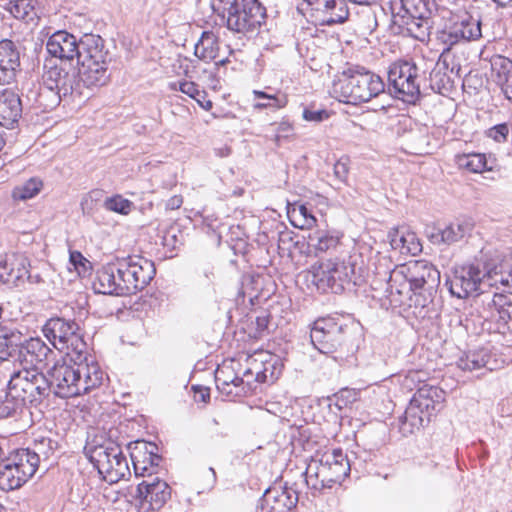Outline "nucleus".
Masks as SVG:
<instances>
[{
	"mask_svg": "<svg viewBox=\"0 0 512 512\" xmlns=\"http://www.w3.org/2000/svg\"><path fill=\"white\" fill-rule=\"evenodd\" d=\"M390 11L389 31L394 35L410 36L424 41L430 35L431 11L425 0H395L371 7L366 4L358 13L357 27L362 35H371L378 27V12Z\"/></svg>",
	"mask_w": 512,
	"mask_h": 512,
	"instance_id": "obj_1",
	"label": "nucleus"
},
{
	"mask_svg": "<svg viewBox=\"0 0 512 512\" xmlns=\"http://www.w3.org/2000/svg\"><path fill=\"white\" fill-rule=\"evenodd\" d=\"M83 361H73L74 365L57 362L47 371L55 396L76 397L87 394L103 384L105 374L98 363Z\"/></svg>",
	"mask_w": 512,
	"mask_h": 512,
	"instance_id": "obj_2",
	"label": "nucleus"
},
{
	"mask_svg": "<svg viewBox=\"0 0 512 512\" xmlns=\"http://www.w3.org/2000/svg\"><path fill=\"white\" fill-rule=\"evenodd\" d=\"M494 275L495 265L491 263V252H485L474 262L456 268L446 280V285L450 293L459 299L477 293L478 303L484 295H488L486 288H495Z\"/></svg>",
	"mask_w": 512,
	"mask_h": 512,
	"instance_id": "obj_3",
	"label": "nucleus"
},
{
	"mask_svg": "<svg viewBox=\"0 0 512 512\" xmlns=\"http://www.w3.org/2000/svg\"><path fill=\"white\" fill-rule=\"evenodd\" d=\"M213 12L236 33H255L265 23L266 8L259 0H211Z\"/></svg>",
	"mask_w": 512,
	"mask_h": 512,
	"instance_id": "obj_4",
	"label": "nucleus"
},
{
	"mask_svg": "<svg viewBox=\"0 0 512 512\" xmlns=\"http://www.w3.org/2000/svg\"><path fill=\"white\" fill-rule=\"evenodd\" d=\"M359 258L351 255L343 260L335 258L321 262L313 273V282L318 290L340 294L351 285H361L365 269L358 263Z\"/></svg>",
	"mask_w": 512,
	"mask_h": 512,
	"instance_id": "obj_5",
	"label": "nucleus"
},
{
	"mask_svg": "<svg viewBox=\"0 0 512 512\" xmlns=\"http://www.w3.org/2000/svg\"><path fill=\"white\" fill-rule=\"evenodd\" d=\"M446 393L435 386L423 385L414 394L404 414L398 419V430L404 436L414 434L440 411L445 401Z\"/></svg>",
	"mask_w": 512,
	"mask_h": 512,
	"instance_id": "obj_6",
	"label": "nucleus"
},
{
	"mask_svg": "<svg viewBox=\"0 0 512 512\" xmlns=\"http://www.w3.org/2000/svg\"><path fill=\"white\" fill-rule=\"evenodd\" d=\"M78 49L76 63L82 80L87 84H96V87L105 85L110 78L108 65L111 61L105 40L97 34H84L79 39Z\"/></svg>",
	"mask_w": 512,
	"mask_h": 512,
	"instance_id": "obj_7",
	"label": "nucleus"
},
{
	"mask_svg": "<svg viewBox=\"0 0 512 512\" xmlns=\"http://www.w3.org/2000/svg\"><path fill=\"white\" fill-rule=\"evenodd\" d=\"M385 84L382 78L366 69L357 67L349 69L348 74L333 85V92L339 101L357 105L368 102L384 92Z\"/></svg>",
	"mask_w": 512,
	"mask_h": 512,
	"instance_id": "obj_8",
	"label": "nucleus"
},
{
	"mask_svg": "<svg viewBox=\"0 0 512 512\" xmlns=\"http://www.w3.org/2000/svg\"><path fill=\"white\" fill-rule=\"evenodd\" d=\"M349 472L347 456L341 449H334L312 457L303 475L308 487L320 491L332 488L336 483L340 484Z\"/></svg>",
	"mask_w": 512,
	"mask_h": 512,
	"instance_id": "obj_9",
	"label": "nucleus"
},
{
	"mask_svg": "<svg viewBox=\"0 0 512 512\" xmlns=\"http://www.w3.org/2000/svg\"><path fill=\"white\" fill-rule=\"evenodd\" d=\"M355 327L338 319H317L311 328L310 339L315 349L325 355L349 352L353 348Z\"/></svg>",
	"mask_w": 512,
	"mask_h": 512,
	"instance_id": "obj_10",
	"label": "nucleus"
},
{
	"mask_svg": "<svg viewBox=\"0 0 512 512\" xmlns=\"http://www.w3.org/2000/svg\"><path fill=\"white\" fill-rule=\"evenodd\" d=\"M44 336L59 351H65L71 361L87 359V344L75 320L53 317L42 327Z\"/></svg>",
	"mask_w": 512,
	"mask_h": 512,
	"instance_id": "obj_11",
	"label": "nucleus"
},
{
	"mask_svg": "<svg viewBox=\"0 0 512 512\" xmlns=\"http://www.w3.org/2000/svg\"><path fill=\"white\" fill-rule=\"evenodd\" d=\"M84 452L98 473L109 483H116L129 473L126 456L121 447L112 441L100 443L93 440L86 444Z\"/></svg>",
	"mask_w": 512,
	"mask_h": 512,
	"instance_id": "obj_12",
	"label": "nucleus"
},
{
	"mask_svg": "<svg viewBox=\"0 0 512 512\" xmlns=\"http://www.w3.org/2000/svg\"><path fill=\"white\" fill-rule=\"evenodd\" d=\"M388 90L395 98L415 104L421 97L419 67L409 60L393 62L388 70Z\"/></svg>",
	"mask_w": 512,
	"mask_h": 512,
	"instance_id": "obj_13",
	"label": "nucleus"
},
{
	"mask_svg": "<svg viewBox=\"0 0 512 512\" xmlns=\"http://www.w3.org/2000/svg\"><path fill=\"white\" fill-rule=\"evenodd\" d=\"M482 20L468 11L451 13L437 33V39L450 50L453 46L482 37Z\"/></svg>",
	"mask_w": 512,
	"mask_h": 512,
	"instance_id": "obj_14",
	"label": "nucleus"
},
{
	"mask_svg": "<svg viewBox=\"0 0 512 512\" xmlns=\"http://www.w3.org/2000/svg\"><path fill=\"white\" fill-rule=\"evenodd\" d=\"M47 85H53L63 98L70 96L73 99L89 98L86 90L96 87V84H87L79 74V67L71 63H61L51 66L42 76Z\"/></svg>",
	"mask_w": 512,
	"mask_h": 512,
	"instance_id": "obj_15",
	"label": "nucleus"
},
{
	"mask_svg": "<svg viewBox=\"0 0 512 512\" xmlns=\"http://www.w3.org/2000/svg\"><path fill=\"white\" fill-rule=\"evenodd\" d=\"M116 261L126 296L144 289L156 274L154 263L139 255L116 258Z\"/></svg>",
	"mask_w": 512,
	"mask_h": 512,
	"instance_id": "obj_16",
	"label": "nucleus"
},
{
	"mask_svg": "<svg viewBox=\"0 0 512 512\" xmlns=\"http://www.w3.org/2000/svg\"><path fill=\"white\" fill-rule=\"evenodd\" d=\"M408 280L409 287L416 289L438 288L440 284V272L426 260L411 261L392 270L390 281Z\"/></svg>",
	"mask_w": 512,
	"mask_h": 512,
	"instance_id": "obj_17",
	"label": "nucleus"
},
{
	"mask_svg": "<svg viewBox=\"0 0 512 512\" xmlns=\"http://www.w3.org/2000/svg\"><path fill=\"white\" fill-rule=\"evenodd\" d=\"M298 493L287 483H274L260 499V512H291L298 503Z\"/></svg>",
	"mask_w": 512,
	"mask_h": 512,
	"instance_id": "obj_18",
	"label": "nucleus"
},
{
	"mask_svg": "<svg viewBox=\"0 0 512 512\" xmlns=\"http://www.w3.org/2000/svg\"><path fill=\"white\" fill-rule=\"evenodd\" d=\"M480 302L487 311L486 315L481 317L485 320L492 319L497 324V331L505 333L509 329L508 323L512 321V301L506 295L493 293L484 295Z\"/></svg>",
	"mask_w": 512,
	"mask_h": 512,
	"instance_id": "obj_19",
	"label": "nucleus"
},
{
	"mask_svg": "<svg viewBox=\"0 0 512 512\" xmlns=\"http://www.w3.org/2000/svg\"><path fill=\"white\" fill-rule=\"evenodd\" d=\"M54 354L53 350L39 337H24L21 347L15 358L24 367L40 369L45 366L49 358Z\"/></svg>",
	"mask_w": 512,
	"mask_h": 512,
	"instance_id": "obj_20",
	"label": "nucleus"
},
{
	"mask_svg": "<svg viewBox=\"0 0 512 512\" xmlns=\"http://www.w3.org/2000/svg\"><path fill=\"white\" fill-rule=\"evenodd\" d=\"M22 92L27 100L42 111L55 109L61 102L57 89L53 85H47L45 80L40 82H26L22 86Z\"/></svg>",
	"mask_w": 512,
	"mask_h": 512,
	"instance_id": "obj_21",
	"label": "nucleus"
},
{
	"mask_svg": "<svg viewBox=\"0 0 512 512\" xmlns=\"http://www.w3.org/2000/svg\"><path fill=\"white\" fill-rule=\"evenodd\" d=\"M130 456L137 477L145 476L148 471L157 472L162 460L158 453V446L146 441H136Z\"/></svg>",
	"mask_w": 512,
	"mask_h": 512,
	"instance_id": "obj_22",
	"label": "nucleus"
},
{
	"mask_svg": "<svg viewBox=\"0 0 512 512\" xmlns=\"http://www.w3.org/2000/svg\"><path fill=\"white\" fill-rule=\"evenodd\" d=\"M79 40L77 38L66 32V31H57L52 34L47 43L46 50L52 56L59 58L61 63H68L78 59L79 54Z\"/></svg>",
	"mask_w": 512,
	"mask_h": 512,
	"instance_id": "obj_23",
	"label": "nucleus"
},
{
	"mask_svg": "<svg viewBox=\"0 0 512 512\" xmlns=\"http://www.w3.org/2000/svg\"><path fill=\"white\" fill-rule=\"evenodd\" d=\"M47 373L44 374L39 369H29L24 367L14 372L8 382V389L13 391L17 398L23 399V405L28 403L33 391L36 389V382L45 379Z\"/></svg>",
	"mask_w": 512,
	"mask_h": 512,
	"instance_id": "obj_24",
	"label": "nucleus"
},
{
	"mask_svg": "<svg viewBox=\"0 0 512 512\" xmlns=\"http://www.w3.org/2000/svg\"><path fill=\"white\" fill-rule=\"evenodd\" d=\"M118 270L117 261L102 266L93 283L96 292L107 295L126 296L123 277Z\"/></svg>",
	"mask_w": 512,
	"mask_h": 512,
	"instance_id": "obj_25",
	"label": "nucleus"
},
{
	"mask_svg": "<svg viewBox=\"0 0 512 512\" xmlns=\"http://www.w3.org/2000/svg\"><path fill=\"white\" fill-rule=\"evenodd\" d=\"M29 267V260L24 255H6L0 260V281L7 285L19 286L25 282Z\"/></svg>",
	"mask_w": 512,
	"mask_h": 512,
	"instance_id": "obj_26",
	"label": "nucleus"
},
{
	"mask_svg": "<svg viewBox=\"0 0 512 512\" xmlns=\"http://www.w3.org/2000/svg\"><path fill=\"white\" fill-rule=\"evenodd\" d=\"M20 70L19 47L9 39L0 41V85L12 83Z\"/></svg>",
	"mask_w": 512,
	"mask_h": 512,
	"instance_id": "obj_27",
	"label": "nucleus"
},
{
	"mask_svg": "<svg viewBox=\"0 0 512 512\" xmlns=\"http://www.w3.org/2000/svg\"><path fill=\"white\" fill-rule=\"evenodd\" d=\"M171 496V489L166 482H156V484H138L135 497L139 500L142 507L146 504L147 509L159 510Z\"/></svg>",
	"mask_w": 512,
	"mask_h": 512,
	"instance_id": "obj_28",
	"label": "nucleus"
},
{
	"mask_svg": "<svg viewBox=\"0 0 512 512\" xmlns=\"http://www.w3.org/2000/svg\"><path fill=\"white\" fill-rule=\"evenodd\" d=\"M23 106L18 93L12 89L0 91V124L12 128L22 116Z\"/></svg>",
	"mask_w": 512,
	"mask_h": 512,
	"instance_id": "obj_29",
	"label": "nucleus"
},
{
	"mask_svg": "<svg viewBox=\"0 0 512 512\" xmlns=\"http://www.w3.org/2000/svg\"><path fill=\"white\" fill-rule=\"evenodd\" d=\"M438 288H423L414 290L409 287V306L414 308V314L422 319L432 318L436 314L434 298Z\"/></svg>",
	"mask_w": 512,
	"mask_h": 512,
	"instance_id": "obj_30",
	"label": "nucleus"
},
{
	"mask_svg": "<svg viewBox=\"0 0 512 512\" xmlns=\"http://www.w3.org/2000/svg\"><path fill=\"white\" fill-rule=\"evenodd\" d=\"M24 337L12 324L5 323L0 326V363L16 356Z\"/></svg>",
	"mask_w": 512,
	"mask_h": 512,
	"instance_id": "obj_31",
	"label": "nucleus"
},
{
	"mask_svg": "<svg viewBox=\"0 0 512 512\" xmlns=\"http://www.w3.org/2000/svg\"><path fill=\"white\" fill-rule=\"evenodd\" d=\"M491 263L495 265L494 286L503 291H512V253H491Z\"/></svg>",
	"mask_w": 512,
	"mask_h": 512,
	"instance_id": "obj_32",
	"label": "nucleus"
},
{
	"mask_svg": "<svg viewBox=\"0 0 512 512\" xmlns=\"http://www.w3.org/2000/svg\"><path fill=\"white\" fill-rule=\"evenodd\" d=\"M251 365L244 371V376L251 379L253 383H273L281 373V368L277 366V360H274L271 355H269V360L265 359L261 362L254 360Z\"/></svg>",
	"mask_w": 512,
	"mask_h": 512,
	"instance_id": "obj_33",
	"label": "nucleus"
},
{
	"mask_svg": "<svg viewBox=\"0 0 512 512\" xmlns=\"http://www.w3.org/2000/svg\"><path fill=\"white\" fill-rule=\"evenodd\" d=\"M472 230L469 222H453L444 228H435L429 238L434 244H453L462 240Z\"/></svg>",
	"mask_w": 512,
	"mask_h": 512,
	"instance_id": "obj_34",
	"label": "nucleus"
},
{
	"mask_svg": "<svg viewBox=\"0 0 512 512\" xmlns=\"http://www.w3.org/2000/svg\"><path fill=\"white\" fill-rule=\"evenodd\" d=\"M317 10L322 12V22L326 25L341 24L348 20L349 8L346 0H317Z\"/></svg>",
	"mask_w": 512,
	"mask_h": 512,
	"instance_id": "obj_35",
	"label": "nucleus"
},
{
	"mask_svg": "<svg viewBox=\"0 0 512 512\" xmlns=\"http://www.w3.org/2000/svg\"><path fill=\"white\" fill-rule=\"evenodd\" d=\"M388 237L392 249L398 250L401 254L415 256L422 251L420 240L413 232L393 229L389 232Z\"/></svg>",
	"mask_w": 512,
	"mask_h": 512,
	"instance_id": "obj_36",
	"label": "nucleus"
},
{
	"mask_svg": "<svg viewBox=\"0 0 512 512\" xmlns=\"http://www.w3.org/2000/svg\"><path fill=\"white\" fill-rule=\"evenodd\" d=\"M7 457L9 463L14 466V469L18 470L17 473L20 474L22 479L26 482L34 476L40 465L28 448L17 449Z\"/></svg>",
	"mask_w": 512,
	"mask_h": 512,
	"instance_id": "obj_37",
	"label": "nucleus"
},
{
	"mask_svg": "<svg viewBox=\"0 0 512 512\" xmlns=\"http://www.w3.org/2000/svg\"><path fill=\"white\" fill-rule=\"evenodd\" d=\"M219 51V41L213 32L204 31L194 47L195 56L204 62L216 60Z\"/></svg>",
	"mask_w": 512,
	"mask_h": 512,
	"instance_id": "obj_38",
	"label": "nucleus"
},
{
	"mask_svg": "<svg viewBox=\"0 0 512 512\" xmlns=\"http://www.w3.org/2000/svg\"><path fill=\"white\" fill-rule=\"evenodd\" d=\"M455 162L459 168L472 173H482L484 171L493 170L492 163H490L486 155L482 153L456 155Z\"/></svg>",
	"mask_w": 512,
	"mask_h": 512,
	"instance_id": "obj_39",
	"label": "nucleus"
},
{
	"mask_svg": "<svg viewBox=\"0 0 512 512\" xmlns=\"http://www.w3.org/2000/svg\"><path fill=\"white\" fill-rule=\"evenodd\" d=\"M490 355L484 348L466 352L457 361V366L463 371L472 372L485 368L489 362Z\"/></svg>",
	"mask_w": 512,
	"mask_h": 512,
	"instance_id": "obj_40",
	"label": "nucleus"
},
{
	"mask_svg": "<svg viewBox=\"0 0 512 512\" xmlns=\"http://www.w3.org/2000/svg\"><path fill=\"white\" fill-rule=\"evenodd\" d=\"M6 456L0 463V489L11 491L20 488L26 481L17 473Z\"/></svg>",
	"mask_w": 512,
	"mask_h": 512,
	"instance_id": "obj_41",
	"label": "nucleus"
},
{
	"mask_svg": "<svg viewBox=\"0 0 512 512\" xmlns=\"http://www.w3.org/2000/svg\"><path fill=\"white\" fill-rule=\"evenodd\" d=\"M58 442L48 436L39 435L34 438L31 446L27 447L36 460L40 463L41 461H47L58 449Z\"/></svg>",
	"mask_w": 512,
	"mask_h": 512,
	"instance_id": "obj_42",
	"label": "nucleus"
},
{
	"mask_svg": "<svg viewBox=\"0 0 512 512\" xmlns=\"http://www.w3.org/2000/svg\"><path fill=\"white\" fill-rule=\"evenodd\" d=\"M310 246L315 249L316 256L320 253L336 251L340 245V238L325 231H317L309 237Z\"/></svg>",
	"mask_w": 512,
	"mask_h": 512,
	"instance_id": "obj_43",
	"label": "nucleus"
},
{
	"mask_svg": "<svg viewBox=\"0 0 512 512\" xmlns=\"http://www.w3.org/2000/svg\"><path fill=\"white\" fill-rule=\"evenodd\" d=\"M37 4V0H16L10 2V12L17 19L27 23L34 22L39 18Z\"/></svg>",
	"mask_w": 512,
	"mask_h": 512,
	"instance_id": "obj_44",
	"label": "nucleus"
},
{
	"mask_svg": "<svg viewBox=\"0 0 512 512\" xmlns=\"http://www.w3.org/2000/svg\"><path fill=\"white\" fill-rule=\"evenodd\" d=\"M254 389L255 387L253 386V382L249 378H243V383H236V381H234L232 383L225 384L224 382L217 388L219 393L229 401H234L236 398L246 396Z\"/></svg>",
	"mask_w": 512,
	"mask_h": 512,
	"instance_id": "obj_45",
	"label": "nucleus"
},
{
	"mask_svg": "<svg viewBox=\"0 0 512 512\" xmlns=\"http://www.w3.org/2000/svg\"><path fill=\"white\" fill-rule=\"evenodd\" d=\"M23 399L17 398L13 391L0 393V419L14 417L23 408Z\"/></svg>",
	"mask_w": 512,
	"mask_h": 512,
	"instance_id": "obj_46",
	"label": "nucleus"
},
{
	"mask_svg": "<svg viewBox=\"0 0 512 512\" xmlns=\"http://www.w3.org/2000/svg\"><path fill=\"white\" fill-rule=\"evenodd\" d=\"M492 71L495 74V82L501 86L512 77V60L497 55L491 60Z\"/></svg>",
	"mask_w": 512,
	"mask_h": 512,
	"instance_id": "obj_47",
	"label": "nucleus"
},
{
	"mask_svg": "<svg viewBox=\"0 0 512 512\" xmlns=\"http://www.w3.org/2000/svg\"><path fill=\"white\" fill-rule=\"evenodd\" d=\"M392 271H387L384 274L383 280L385 281V293L390 298L391 302H402L400 296L410 294L408 280H399L397 282L390 281V274Z\"/></svg>",
	"mask_w": 512,
	"mask_h": 512,
	"instance_id": "obj_48",
	"label": "nucleus"
},
{
	"mask_svg": "<svg viewBox=\"0 0 512 512\" xmlns=\"http://www.w3.org/2000/svg\"><path fill=\"white\" fill-rule=\"evenodd\" d=\"M289 215L294 218L291 220L292 224L301 229H310L315 226L317 222L311 209L305 204L299 205L298 208H293L292 212H289Z\"/></svg>",
	"mask_w": 512,
	"mask_h": 512,
	"instance_id": "obj_49",
	"label": "nucleus"
},
{
	"mask_svg": "<svg viewBox=\"0 0 512 512\" xmlns=\"http://www.w3.org/2000/svg\"><path fill=\"white\" fill-rule=\"evenodd\" d=\"M407 145L414 154H422L427 152L429 145V137L427 128H419L411 130L406 136Z\"/></svg>",
	"mask_w": 512,
	"mask_h": 512,
	"instance_id": "obj_50",
	"label": "nucleus"
},
{
	"mask_svg": "<svg viewBox=\"0 0 512 512\" xmlns=\"http://www.w3.org/2000/svg\"><path fill=\"white\" fill-rule=\"evenodd\" d=\"M43 182L40 178L32 177L22 185L13 189V198L16 200H27L36 196L42 189Z\"/></svg>",
	"mask_w": 512,
	"mask_h": 512,
	"instance_id": "obj_51",
	"label": "nucleus"
},
{
	"mask_svg": "<svg viewBox=\"0 0 512 512\" xmlns=\"http://www.w3.org/2000/svg\"><path fill=\"white\" fill-rule=\"evenodd\" d=\"M133 202L124 198L120 194L113 195L104 200V208L108 211L128 215L133 207Z\"/></svg>",
	"mask_w": 512,
	"mask_h": 512,
	"instance_id": "obj_52",
	"label": "nucleus"
},
{
	"mask_svg": "<svg viewBox=\"0 0 512 512\" xmlns=\"http://www.w3.org/2000/svg\"><path fill=\"white\" fill-rule=\"evenodd\" d=\"M510 134L511 124L506 122L496 124L484 132L486 138H489L499 144L508 142Z\"/></svg>",
	"mask_w": 512,
	"mask_h": 512,
	"instance_id": "obj_53",
	"label": "nucleus"
},
{
	"mask_svg": "<svg viewBox=\"0 0 512 512\" xmlns=\"http://www.w3.org/2000/svg\"><path fill=\"white\" fill-rule=\"evenodd\" d=\"M36 389L33 391L28 403L31 405L37 406L44 399L48 398L50 393H54V388H52L51 381H49L48 375L45 379H41L40 382H36Z\"/></svg>",
	"mask_w": 512,
	"mask_h": 512,
	"instance_id": "obj_54",
	"label": "nucleus"
},
{
	"mask_svg": "<svg viewBox=\"0 0 512 512\" xmlns=\"http://www.w3.org/2000/svg\"><path fill=\"white\" fill-rule=\"evenodd\" d=\"M253 94H254L255 98L265 100V102H257L253 105L254 109H257V110H262L265 108L277 109V108L283 107L286 104L285 100L278 98L276 95L267 94L264 91L254 90Z\"/></svg>",
	"mask_w": 512,
	"mask_h": 512,
	"instance_id": "obj_55",
	"label": "nucleus"
},
{
	"mask_svg": "<svg viewBox=\"0 0 512 512\" xmlns=\"http://www.w3.org/2000/svg\"><path fill=\"white\" fill-rule=\"evenodd\" d=\"M169 87L173 91H181L182 93L188 95L190 98L195 101H199V97L204 98V90H200L199 86L194 82L189 81H179L172 82L169 84Z\"/></svg>",
	"mask_w": 512,
	"mask_h": 512,
	"instance_id": "obj_56",
	"label": "nucleus"
},
{
	"mask_svg": "<svg viewBox=\"0 0 512 512\" xmlns=\"http://www.w3.org/2000/svg\"><path fill=\"white\" fill-rule=\"evenodd\" d=\"M243 378H246L244 374L240 377L228 368H217L215 372V383L217 388L218 386H221V383H224V381L225 384L232 383L234 381H236V383H243Z\"/></svg>",
	"mask_w": 512,
	"mask_h": 512,
	"instance_id": "obj_57",
	"label": "nucleus"
},
{
	"mask_svg": "<svg viewBox=\"0 0 512 512\" xmlns=\"http://www.w3.org/2000/svg\"><path fill=\"white\" fill-rule=\"evenodd\" d=\"M336 405L342 409L357 399V392L354 389H342L336 395Z\"/></svg>",
	"mask_w": 512,
	"mask_h": 512,
	"instance_id": "obj_58",
	"label": "nucleus"
},
{
	"mask_svg": "<svg viewBox=\"0 0 512 512\" xmlns=\"http://www.w3.org/2000/svg\"><path fill=\"white\" fill-rule=\"evenodd\" d=\"M333 173L336 178L341 183H346L349 173L348 167V158H341L333 166Z\"/></svg>",
	"mask_w": 512,
	"mask_h": 512,
	"instance_id": "obj_59",
	"label": "nucleus"
},
{
	"mask_svg": "<svg viewBox=\"0 0 512 512\" xmlns=\"http://www.w3.org/2000/svg\"><path fill=\"white\" fill-rule=\"evenodd\" d=\"M271 126H275V134L273 136V141L277 146H280L281 140L283 138H288L291 131L292 126L288 122H280L278 124H271Z\"/></svg>",
	"mask_w": 512,
	"mask_h": 512,
	"instance_id": "obj_60",
	"label": "nucleus"
},
{
	"mask_svg": "<svg viewBox=\"0 0 512 512\" xmlns=\"http://www.w3.org/2000/svg\"><path fill=\"white\" fill-rule=\"evenodd\" d=\"M329 117V112L325 109L313 110L310 108H305L303 110V118L306 121L311 122H322L323 120Z\"/></svg>",
	"mask_w": 512,
	"mask_h": 512,
	"instance_id": "obj_61",
	"label": "nucleus"
},
{
	"mask_svg": "<svg viewBox=\"0 0 512 512\" xmlns=\"http://www.w3.org/2000/svg\"><path fill=\"white\" fill-rule=\"evenodd\" d=\"M447 78L445 74H442L440 70L433 69L430 73V87L434 91L440 92L441 88L444 87V79Z\"/></svg>",
	"mask_w": 512,
	"mask_h": 512,
	"instance_id": "obj_62",
	"label": "nucleus"
},
{
	"mask_svg": "<svg viewBox=\"0 0 512 512\" xmlns=\"http://www.w3.org/2000/svg\"><path fill=\"white\" fill-rule=\"evenodd\" d=\"M255 324H256V331L260 334L263 333L265 330L268 329V324H269L268 315L262 314L260 316H257L255 319Z\"/></svg>",
	"mask_w": 512,
	"mask_h": 512,
	"instance_id": "obj_63",
	"label": "nucleus"
},
{
	"mask_svg": "<svg viewBox=\"0 0 512 512\" xmlns=\"http://www.w3.org/2000/svg\"><path fill=\"white\" fill-rule=\"evenodd\" d=\"M80 205L84 215H91L95 209L96 203L92 202L91 199L84 196L81 200Z\"/></svg>",
	"mask_w": 512,
	"mask_h": 512,
	"instance_id": "obj_64",
	"label": "nucleus"
}]
</instances>
